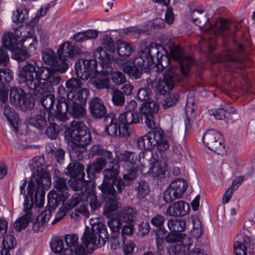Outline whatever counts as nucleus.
<instances>
[{
	"label": "nucleus",
	"mask_w": 255,
	"mask_h": 255,
	"mask_svg": "<svg viewBox=\"0 0 255 255\" xmlns=\"http://www.w3.org/2000/svg\"><path fill=\"white\" fill-rule=\"evenodd\" d=\"M29 124L39 130H43L47 125L45 114H40L31 117L29 121Z\"/></svg>",
	"instance_id": "38"
},
{
	"label": "nucleus",
	"mask_w": 255,
	"mask_h": 255,
	"mask_svg": "<svg viewBox=\"0 0 255 255\" xmlns=\"http://www.w3.org/2000/svg\"><path fill=\"white\" fill-rule=\"evenodd\" d=\"M89 110L92 117L95 119H102L107 115V109L103 101L99 98H92L89 103Z\"/></svg>",
	"instance_id": "20"
},
{
	"label": "nucleus",
	"mask_w": 255,
	"mask_h": 255,
	"mask_svg": "<svg viewBox=\"0 0 255 255\" xmlns=\"http://www.w3.org/2000/svg\"><path fill=\"white\" fill-rule=\"evenodd\" d=\"M66 174L70 177L83 178L85 176L84 166L81 163L74 162L70 163L66 168Z\"/></svg>",
	"instance_id": "28"
},
{
	"label": "nucleus",
	"mask_w": 255,
	"mask_h": 255,
	"mask_svg": "<svg viewBox=\"0 0 255 255\" xmlns=\"http://www.w3.org/2000/svg\"><path fill=\"white\" fill-rule=\"evenodd\" d=\"M105 126V131L111 136H118V126L117 120L113 114L107 115L104 119Z\"/></svg>",
	"instance_id": "26"
},
{
	"label": "nucleus",
	"mask_w": 255,
	"mask_h": 255,
	"mask_svg": "<svg viewBox=\"0 0 255 255\" xmlns=\"http://www.w3.org/2000/svg\"><path fill=\"white\" fill-rule=\"evenodd\" d=\"M130 167V168L128 172L123 176V179L128 181L134 180L136 178L139 173L142 172L140 167L137 164H133Z\"/></svg>",
	"instance_id": "51"
},
{
	"label": "nucleus",
	"mask_w": 255,
	"mask_h": 255,
	"mask_svg": "<svg viewBox=\"0 0 255 255\" xmlns=\"http://www.w3.org/2000/svg\"><path fill=\"white\" fill-rule=\"evenodd\" d=\"M94 56L99 59V63L102 69L101 72L105 74H110L112 81L115 84L120 85L124 84L126 78L124 73L121 71H113L110 65L111 57L101 47H98L94 51Z\"/></svg>",
	"instance_id": "6"
},
{
	"label": "nucleus",
	"mask_w": 255,
	"mask_h": 255,
	"mask_svg": "<svg viewBox=\"0 0 255 255\" xmlns=\"http://www.w3.org/2000/svg\"><path fill=\"white\" fill-rule=\"evenodd\" d=\"M136 190L137 191V197L139 199H142L149 192V188L147 183L144 181L138 182Z\"/></svg>",
	"instance_id": "58"
},
{
	"label": "nucleus",
	"mask_w": 255,
	"mask_h": 255,
	"mask_svg": "<svg viewBox=\"0 0 255 255\" xmlns=\"http://www.w3.org/2000/svg\"><path fill=\"white\" fill-rule=\"evenodd\" d=\"M51 185V175L46 170L38 169L33 173L27 186V194L30 197L31 202L25 196L23 203V211L25 213L14 223L13 228L16 231H20L27 227L32 218L33 205L37 208L43 206L45 190L47 189Z\"/></svg>",
	"instance_id": "1"
},
{
	"label": "nucleus",
	"mask_w": 255,
	"mask_h": 255,
	"mask_svg": "<svg viewBox=\"0 0 255 255\" xmlns=\"http://www.w3.org/2000/svg\"><path fill=\"white\" fill-rule=\"evenodd\" d=\"M142 49L144 54H146L147 58L150 57L151 58V67L154 63L153 58L155 55L157 62V67L159 68L160 66L162 68L161 70L169 66L170 60L168 55V52L162 46L152 42L145 46Z\"/></svg>",
	"instance_id": "12"
},
{
	"label": "nucleus",
	"mask_w": 255,
	"mask_h": 255,
	"mask_svg": "<svg viewBox=\"0 0 255 255\" xmlns=\"http://www.w3.org/2000/svg\"><path fill=\"white\" fill-rule=\"evenodd\" d=\"M187 183L182 179H178L170 183L164 191L163 199L166 203H170L181 197L187 188Z\"/></svg>",
	"instance_id": "18"
},
{
	"label": "nucleus",
	"mask_w": 255,
	"mask_h": 255,
	"mask_svg": "<svg viewBox=\"0 0 255 255\" xmlns=\"http://www.w3.org/2000/svg\"><path fill=\"white\" fill-rule=\"evenodd\" d=\"M59 131V126L54 123H49V126L45 130L48 137L51 139H55Z\"/></svg>",
	"instance_id": "59"
},
{
	"label": "nucleus",
	"mask_w": 255,
	"mask_h": 255,
	"mask_svg": "<svg viewBox=\"0 0 255 255\" xmlns=\"http://www.w3.org/2000/svg\"><path fill=\"white\" fill-rule=\"evenodd\" d=\"M112 164V165L111 167L106 168L103 171V180L108 181L109 180H113V181L115 179L118 178V177L120 173V165L119 163H115Z\"/></svg>",
	"instance_id": "37"
},
{
	"label": "nucleus",
	"mask_w": 255,
	"mask_h": 255,
	"mask_svg": "<svg viewBox=\"0 0 255 255\" xmlns=\"http://www.w3.org/2000/svg\"><path fill=\"white\" fill-rule=\"evenodd\" d=\"M68 184L70 187L75 191L81 190L84 187L85 188V191L87 189L86 187L87 182L84 178H78L70 177L68 179Z\"/></svg>",
	"instance_id": "49"
},
{
	"label": "nucleus",
	"mask_w": 255,
	"mask_h": 255,
	"mask_svg": "<svg viewBox=\"0 0 255 255\" xmlns=\"http://www.w3.org/2000/svg\"><path fill=\"white\" fill-rule=\"evenodd\" d=\"M112 101L114 105L116 106H123L125 103V97L121 90L116 89L112 92Z\"/></svg>",
	"instance_id": "55"
},
{
	"label": "nucleus",
	"mask_w": 255,
	"mask_h": 255,
	"mask_svg": "<svg viewBox=\"0 0 255 255\" xmlns=\"http://www.w3.org/2000/svg\"><path fill=\"white\" fill-rule=\"evenodd\" d=\"M78 237L76 235L65 236V243L67 248H65V255H73V248L77 245Z\"/></svg>",
	"instance_id": "39"
},
{
	"label": "nucleus",
	"mask_w": 255,
	"mask_h": 255,
	"mask_svg": "<svg viewBox=\"0 0 255 255\" xmlns=\"http://www.w3.org/2000/svg\"><path fill=\"white\" fill-rule=\"evenodd\" d=\"M150 168L148 172L152 177L161 178L165 173V166L157 160L152 154L151 157L149 160Z\"/></svg>",
	"instance_id": "24"
},
{
	"label": "nucleus",
	"mask_w": 255,
	"mask_h": 255,
	"mask_svg": "<svg viewBox=\"0 0 255 255\" xmlns=\"http://www.w3.org/2000/svg\"><path fill=\"white\" fill-rule=\"evenodd\" d=\"M65 44H66L67 49V51L65 53V61L67 60V59H75L76 56L82 52L80 48L78 46L73 45L69 41L65 42Z\"/></svg>",
	"instance_id": "43"
},
{
	"label": "nucleus",
	"mask_w": 255,
	"mask_h": 255,
	"mask_svg": "<svg viewBox=\"0 0 255 255\" xmlns=\"http://www.w3.org/2000/svg\"><path fill=\"white\" fill-rule=\"evenodd\" d=\"M121 160L127 163L128 166H131L133 164H137V154L131 151H125L120 153Z\"/></svg>",
	"instance_id": "53"
},
{
	"label": "nucleus",
	"mask_w": 255,
	"mask_h": 255,
	"mask_svg": "<svg viewBox=\"0 0 255 255\" xmlns=\"http://www.w3.org/2000/svg\"><path fill=\"white\" fill-rule=\"evenodd\" d=\"M83 105L72 100L65 101L66 112L75 119H81L85 117L86 110L84 108Z\"/></svg>",
	"instance_id": "21"
},
{
	"label": "nucleus",
	"mask_w": 255,
	"mask_h": 255,
	"mask_svg": "<svg viewBox=\"0 0 255 255\" xmlns=\"http://www.w3.org/2000/svg\"><path fill=\"white\" fill-rule=\"evenodd\" d=\"M147 134L152 144V148L156 146L159 150L164 151L169 148L168 142L164 137L162 131L153 130L148 132Z\"/></svg>",
	"instance_id": "19"
},
{
	"label": "nucleus",
	"mask_w": 255,
	"mask_h": 255,
	"mask_svg": "<svg viewBox=\"0 0 255 255\" xmlns=\"http://www.w3.org/2000/svg\"><path fill=\"white\" fill-rule=\"evenodd\" d=\"M100 156V158H104L107 163L109 161L110 164L119 163V158H114L112 152L107 149L104 148Z\"/></svg>",
	"instance_id": "62"
},
{
	"label": "nucleus",
	"mask_w": 255,
	"mask_h": 255,
	"mask_svg": "<svg viewBox=\"0 0 255 255\" xmlns=\"http://www.w3.org/2000/svg\"><path fill=\"white\" fill-rule=\"evenodd\" d=\"M37 67V62L36 60H30L26 62L23 66L19 67L17 78L18 82L35 96L49 89V84L39 85V80L34 77V74L36 72Z\"/></svg>",
	"instance_id": "3"
},
{
	"label": "nucleus",
	"mask_w": 255,
	"mask_h": 255,
	"mask_svg": "<svg viewBox=\"0 0 255 255\" xmlns=\"http://www.w3.org/2000/svg\"><path fill=\"white\" fill-rule=\"evenodd\" d=\"M40 103L48 112V115L52 114L51 110L53 109L54 105L55 103V98L53 94H47L42 96Z\"/></svg>",
	"instance_id": "41"
},
{
	"label": "nucleus",
	"mask_w": 255,
	"mask_h": 255,
	"mask_svg": "<svg viewBox=\"0 0 255 255\" xmlns=\"http://www.w3.org/2000/svg\"><path fill=\"white\" fill-rule=\"evenodd\" d=\"M18 30L16 31L15 36L11 32H6L4 33L1 38L2 44L5 48L11 51L18 45L19 40L17 38Z\"/></svg>",
	"instance_id": "29"
},
{
	"label": "nucleus",
	"mask_w": 255,
	"mask_h": 255,
	"mask_svg": "<svg viewBox=\"0 0 255 255\" xmlns=\"http://www.w3.org/2000/svg\"><path fill=\"white\" fill-rule=\"evenodd\" d=\"M165 222L164 216L160 214H156L151 219V224L156 228L162 227Z\"/></svg>",
	"instance_id": "63"
},
{
	"label": "nucleus",
	"mask_w": 255,
	"mask_h": 255,
	"mask_svg": "<svg viewBox=\"0 0 255 255\" xmlns=\"http://www.w3.org/2000/svg\"><path fill=\"white\" fill-rule=\"evenodd\" d=\"M98 188L101 190L102 197L106 201L103 213L108 217H110L113 213L119 207L116 190L113 184L106 180H103Z\"/></svg>",
	"instance_id": "8"
},
{
	"label": "nucleus",
	"mask_w": 255,
	"mask_h": 255,
	"mask_svg": "<svg viewBox=\"0 0 255 255\" xmlns=\"http://www.w3.org/2000/svg\"><path fill=\"white\" fill-rule=\"evenodd\" d=\"M245 57V52L242 44H239L237 50L229 51L226 55V60L232 62H242Z\"/></svg>",
	"instance_id": "33"
},
{
	"label": "nucleus",
	"mask_w": 255,
	"mask_h": 255,
	"mask_svg": "<svg viewBox=\"0 0 255 255\" xmlns=\"http://www.w3.org/2000/svg\"><path fill=\"white\" fill-rule=\"evenodd\" d=\"M65 136H69L71 140L68 142L70 157L72 160H80L91 141V133L83 123L75 121L69 127L65 126Z\"/></svg>",
	"instance_id": "2"
},
{
	"label": "nucleus",
	"mask_w": 255,
	"mask_h": 255,
	"mask_svg": "<svg viewBox=\"0 0 255 255\" xmlns=\"http://www.w3.org/2000/svg\"><path fill=\"white\" fill-rule=\"evenodd\" d=\"M91 231H88L86 227L85 233L82 238L83 244L86 248L90 244L97 247L105 245L108 239V233L105 224L101 222L94 223L91 225Z\"/></svg>",
	"instance_id": "5"
},
{
	"label": "nucleus",
	"mask_w": 255,
	"mask_h": 255,
	"mask_svg": "<svg viewBox=\"0 0 255 255\" xmlns=\"http://www.w3.org/2000/svg\"><path fill=\"white\" fill-rule=\"evenodd\" d=\"M64 43L61 44L56 54L49 48L42 51V58L46 65L53 67L56 71L64 72Z\"/></svg>",
	"instance_id": "13"
},
{
	"label": "nucleus",
	"mask_w": 255,
	"mask_h": 255,
	"mask_svg": "<svg viewBox=\"0 0 255 255\" xmlns=\"http://www.w3.org/2000/svg\"><path fill=\"white\" fill-rule=\"evenodd\" d=\"M186 120L185 126L186 130L189 129L191 127V124L195 117V112L193 105H186L185 108Z\"/></svg>",
	"instance_id": "47"
},
{
	"label": "nucleus",
	"mask_w": 255,
	"mask_h": 255,
	"mask_svg": "<svg viewBox=\"0 0 255 255\" xmlns=\"http://www.w3.org/2000/svg\"><path fill=\"white\" fill-rule=\"evenodd\" d=\"M89 92L87 89L83 88L78 91L69 92L67 94V100H72L76 103L85 104L88 96Z\"/></svg>",
	"instance_id": "30"
},
{
	"label": "nucleus",
	"mask_w": 255,
	"mask_h": 255,
	"mask_svg": "<svg viewBox=\"0 0 255 255\" xmlns=\"http://www.w3.org/2000/svg\"><path fill=\"white\" fill-rule=\"evenodd\" d=\"M119 122L122 125H132L139 123L138 113H130L125 111L119 116Z\"/></svg>",
	"instance_id": "32"
},
{
	"label": "nucleus",
	"mask_w": 255,
	"mask_h": 255,
	"mask_svg": "<svg viewBox=\"0 0 255 255\" xmlns=\"http://www.w3.org/2000/svg\"><path fill=\"white\" fill-rule=\"evenodd\" d=\"M137 212L131 207H124L121 213V217L125 222H132L135 220Z\"/></svg>",
	"instance_id": "48"
},
{
	"label": "nucleus",
	"mask_w": 255,
	"mask_h": 255,
	"mask_svg": "<svg viewBox=\"0 0 255 255\" xmlns=\"http://www.w3.org/2000/svg\"><path fill=\"white\" fill-rule=\"evenodd\" d=\"M69 92L76 91L81 86V82L76 78H72L67 80L65 84Z\"/></svg>",
	"instance_id": "60"
},
{
	"label": "nucleus",
	"mask_w": 255,
	"mask_h": 255,
	"mask_svg": "<svg viewBox=\"0 0 255 255\" xmlns=\"http://www.w3.org/2000/svg\"><path fill=\"white\" fill-rule=\"evenodd\" d=\"M94 59H81L75 65V70L78 77L83 80H87L95 71H97V63L99 59L93 54Z\"/></svg>",
	"instance_id": "17"
},
{
	"label": "nucleus",
	"mask_w": 255,
	"mask_h": 255,
	"mask_svg": "<svg viewBox=\"0 0 255 255\" xmlns=\"http://www.w3.org/2000/svg\"><path fill=\"white\" fill-rule=\"evenodd\" d=\"M1 108L3 109V115L9 122L11 125L12 126L15 132H18L17 125L16 123L13 122V120L15 119V113L14 110L11 108L9 106L5 105H2Z\"/></svg>",
	"instance_id": "42"
},
{
	"label": "nucleus",
	"mask_w": 255,
	"mask_h": 255,
	"mask_svg": "<svg viewBox=\"0 0 255 255\" xmlns=\"http://www.w3.org/2000/svg\"><path fill=\"white\" fill-rule=\"evenodd\" d=\"M54 188L47 195L48 209L41 212L38 216L35 217L39 219L43 224L46 223L54 210L60 204H64V177H58L54 182Z\"/></svg>",
	"instance_id": "4"
},
{
	"label": "nucleus",
	"mask_w": 255,
	"mask_h": 255,
	"mask_svg": "<svg viewBox=\"0 0 255 255\" xmlns=\"http://www.w3.org/2000/svg\"><path fill=\"white\" fill-rule=\"evenodd\" d=\"M64 88L62 86L59 87L57 90L58 96L57 97V102L56 103V108L54 110L53 114L54 118L58 122L62 123L64 122V112H63L62 105L64 103Z\"/></svg>",
	"instance_id": "25"
},
{
	"label": "nucleus",
	"mask_w": 255,
	"mask_h": 255,
	"mask_svg": "<svg viewBox=\"0 0 255 255\" xmlns=\"http://www.w3.org/2000/svg\"><path fill=\"white\" fill-rule=\"evenodd\" d=\"M151 93L149 89L141 88L137 93V99L140 101H147L150 99Z\"/></svg>",
	"instance_id": "64"
},
{
	"label": "nucleus",
	"mask_w": 255,
	"mask_h": 255,
	"mask_svg": "<svg viewBox=\"0 0 255 255\" xmlns=\"http://www.w3.org/2000/svg\"><path fill=\"white\" fill-rule=\"evenodd\" d=\"M51 250L58 255H64V246L62 239L58 237H54L50 242Z\"/></svg>",
	"instance_id": "50"
},
{
	"label": "nucleus",
	"mask_w": 255,
	"mask_h": 255,
	"mask_svg": "<svg viewBox=\"0 0 255 255\" xmlns=\"http://www.w3.org/2000/svg\"><path fill=\"white\" fill-rule=\"evenodd\" d=\"M117 45V51L120 56L122 57L128 56L132 53V48L128 43L118 40Z\"/></svg>",
	"instance_id": "45"
},
{
	"label": "nucleus",
	"mask_w": 255,
	"mask_h": 255,
	"mask_svg": "<svg viewBox=\"0 0 255 255\" xmlns=\"http://www.w3.org/2000/svg\"><path fill=\"white\" fill-rule=\"evenodd\" d=\"M27 35L19 40V44L23 48L33 52L36 49L38 41L36 37L32 35L31 32H27Z\"/></svg>",
	"instance_id": "31"
},
{
	"label": "nucleus",
	"mask_w": 255,
	"mask_h": 255,
	"mask_svg": "<svg viewBox=\"0 0 255 255\" xmlns=\"http://www.w3.org/2000/svg\"><path fill=\"white\" fill-rule=\"evenodd\" d=\"M158 108V104L151 100L142 103L139 109V119L144 118L146 126L150 129H156L158 126L154 121L155 114L157 112Z\"/></svg>",
	"instance_id": "16"
},
{
	"label": "nucleus",
	"mask_w": 255,
	"mask_h": 255,
	"mask_svg": "<svg viewBox=\"0 0 255 255\" xmlns=\"http://www.w3.org/2000/svg\"><path fill=\"white\" fill-rule=\"evenodd\" d=\"M204 8H201L200 9H194L190 10L191 18L193 22L198 21V23L200 29L205 30L206 27L204 25L207 23L208 24L209 20L207 14L205 16L203 15L204 12Z\"/></svg>",
	"instance_id": "27"
},
{
	"label": "nucleus",
	"mask_w": 255,
	"mask_h": 255,
	"mask_svg": "<svg viewBox=\"0 0 255 255\" xmlns=\"http://www.w3.org/2000/svg\"><path fill=\"white\" fill-rule=\"evenodd\" d=\"M13 72L9 69H0V84L5 85L11 81Z\"/></svg>",
	"instance_id": "56"
},
{
	"label": "nucleus",
	"mask_w": 255,
	"mask_h": 255,
	"mask_svg": "<svg viewBox=\"0 0 255 255\" xmlns=\"http://www.w3.org/2000/svg\"><path fill=\"white\" fill-rule=\"evenodd\" d=\"M89 200V204L92 210H95L101 205L98 202L97 196L92 189L87 188L84 192L74 194L65 206V217L70 216V218L78 216L77 213L69 214L67 211L77 206L80 202Z\"/></svg>",
	"instance_id": "9"
},
{
	"label": "nucleus",
	"mask_w": 255,
	"mask_h": 255,
	"mask_svg": "<svg viewBox=\"0 0 255 255\" xmlns=\"http://www.w3.org/2000/svg\"><path fill=\"white\" fill-rule=\"evenodd\" d=\"M34 98L31 94L24 92L20 101V103L17 107L23 111L30 110L34 106Z\"/></svg>",
	"instance_id": "35"
},
{
	"label": "nucleus",
	"mask_w": 255,
	"mask_h": 255,
	"mask_svg": "<svg viewBox=\"0 0 255 255\" xmlns=\"http://www.w3.org/2000/svg\"><path fill=\"white\" fill-rule=\"evenodd\" d=\"M179 97L178 93H169L163 100L162 103L163 107L166 109L174 105L178 101Z\"/></svg>",
	"instance_id": "54"
},
{
	"label": "nucleus",
	"mask_w": 255,
	"mask_h": 255,
	"mask_svg": "<svg viewBox=\"0 0 255 255\" xmlns=\"http://www.w3.org/2000/svg\"><path fill=\"white\" fill-rule=\"evenodd\" d=\"M189 210V204L183 201H179L170 205L167 209L166 214L170 216H183Z\"/></svg>",
	"instance_id": "22"
},
{
	"label": "nucleus",
	"mask_w": 255,
	"mask_h": 255,
	"mask_svg": "<svg viewBox=\"0 0 255 255\" xmlns=\"http://www.w3.org/2000/svg\"><path fill=\"white\" fill-rule=\"evenodd\" d=\"M183 76L179 73V69L176 66L172 65L166 70L163 78L159 79L156 83L155 88L158 93L165 95L173 89L174 82L181 80Z\"/></svg>",
	"instance_id": "10"
},
{
	"label": "nucleus",
	"mask_w": 255,
	"mask_h": 255,
	"mask_svg": "<svg viewBox=\"0 0 255 255\" xmlns=\"http://www.w3.org/2000/svg\"><path fill=\"white\" fill-rule=\"evenodd\" d=\"M28 16V10L24 6H21L18 8L12 16L13 22H23Z\"/></svg>",
	"instance_id": "46"
},
{
	"label": "nucleus",
	"mask_w": 255,
	"mask_h": 255,
	"mask_svg": "<svg viewBox=\"0 0 255 255\" xmlns=\"http://www.w3.org/2000/svg\"><path fill=\"white\" fill-rule=\"evenodd\" d=\"M35 72L36 78L39 80V85L48 83L49 89L44 90L41 94H37L36 97H40L46 93L52 92L54 90L53 86L58 85L61 80L60 77L55 73V69L46 66H39L37 64Z\"/></svg>",
	"instance_id": "11"
},
{
	"label": "nucleus",
	"mask_w": 255,
	"mask_h": 255,
	"mask_svg": "<svg viewBox=\"0 0 255 255\" xmlns=\"http://www.w3.org/2000/svg\"><path fill=\"white\" fill-rule=\"evenodd\" d=\"M137 144L138 147L142 150H150L152 149V144L149 141L147 133L137 138Z\"/></svg>",
	"instance_id": "57"
},
{
	"label": "nucleus",
	"mask_w": 255,
	"mask_h": 255,
	"mask_svg": "<svg viewBox=\"0 0 255 255\" xmlns=\"http://www.w3.org/2000/svg\"><path fill=\"white\" fill-rule=\"evenodd\" d=\"M103 47L108 51L114 52L115 50V43L112 38L108 36H103L102 39Z\"/></svg>",
	"instance_id": "61"
},
{
	"label": "nucleus",
	"mask_w": 255,
	"mask_h": 255,
	"mask_svg": "<svg viewBox=\"0 0 255 255\" xmlns=\"http://www.w3.org/2000/svg\"><path fill=\"white\" fill-rule=\"evenodd\" d=\"M10 51L12 52L11 57L19 62L25 60L30 56L26 49H21L18 46Z\"/></svg>",
	"instance_id": "52"
},
{
	"label": "nucleus",
	"mask_w": 255,
	"mask_h": 255,
	"mask_svg": "<svg viewBox=\"0 0 255 255\" xmlns=\"http://www.w3.org/2000/svg\"><path fill=\"white\" fill-rule=\"evenodd\" d=\"M89 82L98 89H109L110 87L109 80L102 76L91 77Z\"/></svg>",
	"instance_id": "40"
},
{
	"label": "nucleus",
	"mask_w": 255,
	"mask_h": 255,
	"mask_svg": "<svg viewBox=\"0 0 255 255\" xmlns=\"http://www.w3.org/2000/svg\"><path fill=\"white\" fill-rule=\"evenodd\" d=\"M208 26H207V31L211 30L216 34H221L223 32L229 30L228 22L227 20L220 18L216 22L215 25H212L210 22L208 23Z\"/></svg>",
	"instance_id": "34"
},
{
	"label": "nucleus",
	"mask_w": 255,
	"mask_h": 255,
	"mask_svg": "<svg viewBox=\"0 0 255 255\" xmlns=\"http://www.w3.org/2000/svg\"><path fill=\"white\" fill-rule=\"evenodd\" d=\"M203 140L209 149L219 155H223L225 154L226 150L220 132L214 129H209L205 133Z\"/></svg>",
	"instance_id": "14"
},
{
	"label": "nucleus",
	"mask_w": 255,
	"mask_h": 255,
	"mask_svg": "<svg viewBox=\"0 0 255 255\" xmlns=\"http://www.w3.org/2000/svg\"><path fill=\"white\" fill-rule=\"evenodd\" d=\"M24 92V90L21 88L16 87L10 88L9 99L11 104L17 107L20 103V101Z\"/></svg>",
	"instance_id": "44"
},
{
	"label": "nucleus",
	"mask_w": 255,
	"mask_h": 255,
	"mask_svg": "<svg viewBox=\"0 0 255 255\" xmlns=\"http://www.w3.org/2000/svg\"><path fill=\"white\" fill-rule=\"evenodd\" d=\"M171 57L175 60L179 61L180 67L179 73L184 77H187L190 72V67L193 63V59L189 56H185L182 49L178 45L171 44L170 46Z\"/></svg>",
	"instance_id": "15"
},
{
	"label": "nucleus",
	"mask_w": 255,
	"mask_h": 255,
	"mask_svg": "<svg viewBox=\"0 0 255 255\" xmlns=\"http://www.w3.org/2000/svg\"><path fill=\"white\" fill-rule=\"evenodd\" d=\"M107 165V162L103 158H97L90 163L87 168L86 172L89 180H92L95 177V173H100Z\"/></svg>",
	"instance_id": "23"
},
{
	"label": "nucleus",
	"mask_w": 255,
	"mask_h": 255,
	"mask_svg": "<svg viewBox=\"0 0 255 255\" xmlns=\"http://www.w3.org/2000/svg\"><path fill=\"white\" fill-rule=\"evenodd\" d=\"M152 63L150 57L147 58L143 49L135 56L133 65H126L123 68L124 72L132 79H138L141 77L143 70L145 72H148Z\"/></svg>",
	"instance_id": "7"
},
{
	"label": "nucleus",
	"mask_w": 255,
	"mask_h": 255,
	"mask_svg": "<svg viewBox=\"0 0 255 255\" xmlns=\"http://www.w3.org/2000/svg\"><path fill=\"white\" fill-rule=\"evenodd\" d=\"M167 225L171 232L180 233L185 230L186 221L183 219L172 218L168 220Z\"/></svg>",
	"instance_id": "36"
}]
</instances>
